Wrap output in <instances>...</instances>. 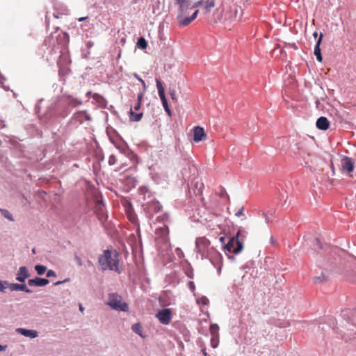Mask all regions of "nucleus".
<instances>
[{
    "label": "nucleus",
    "instance_id": "obj_21",
    "mask_svg": "<svg viewBox=\"0 0 356 356\" xmlns=\"http://www.w3.org/2000/svg\"><path fill=\"white\" fill-rule=\"evenodd\" d=\"M131 329L133 332L138 334L142 338H145V335L143 334V327L140 323H135L132 325Z\"/></svg>",
    "mask_w": 356,
    "mask_h": 356
},
{
    "label": "nucleus",
    "instance_id": "obj_47",
    "mask_svg": "<svg viewBox=\"0 0 356 356\" xmlns=\"http://www.w3.org/2000/svg\"><path fill=\"white\" fill-rule=\"evenodd\" d=\"M87 18H88V17H80L78 19V20L79 22H82V21H84L85 19H86Z\"/></svg>",
    "mask_w": 356,
    "mask_h": 356
},
{
    "label": "nucleus",
    "instance_id": "obj_52",
    "mask_svg": "<svg viewBox=\"0 0 356 356\" xmlns=\"http://www.w3.org/2000/svg\"><path fill=\"white\" fill-rule=\"evenodd\" d=\"M270 241H271V242L273 243V238H270Z\"/></svg>",
    "mask_w": 356,
    "mask_h": 356
},
{
    "label": "nucleus",
    "instance_id": "obj_49",
    "mask_svg": "<svg viewBox=\"0 0 356 356\" xmlns=\"http://www.w3.org/2000/svg\"><path fill=\"white\" fill-rule=\"evenodd\" d=\"M313 36H314V38H316V37L318 36V33H317V31H315V32L313 33Z\"/></svg>",
    "mask_w": 356,
    "mask_h": 356
},
{
    "label": "nucleus",
    "instance_id": "obj_53",
    "mask_svg": "<svg viewBox=\"0 0 356 356\" xmlns=\"http://www.w3.org/2000/svg\"><path fill=\"white\" fill-rule=\"evenodd\" d=\"M1 145V140H0V145Z\"/></svg>",
    "mask_w": 356,
    "mask_h": 356
},
{
    "label": "nucleus",
    "instance_id": "obj_9",
    "mask_svg": "<svg viewBox=\"0 0 356 356\" xmlns=\"http://www.w3.org/2000/svg\"><path fill=\"white\" fill-rule=\"evenodd\" d=\"M72 119L79 124H82L84 121L92 120V118L87 111H81L75 113Z\"/></svg>",
    "mask_w": 356,
    "mask_h": 356
},
{
    "label": "nucleus",
    "instance_id": "obj_10",
    "mask_svg": "<svg viewBox=\"0 0 356 356\" xmlns=\"http://www.w3.org/2000/svg\"><path fill=\"white\" fill-rule=\"evenodd\" d=\"M341 169L343 172L350 175L354 170L353 159L350 157L344 156L341 160Z\"/></svg>",
    "mask_w": 356,
    "mask_h": 356
},
{
    "label": "nucleus",
    "instance_id": "obj_4",
    "mask_svg": "<svg viewBox=\"0 0 356 356\" xmlns=\"http://www.w3.org/2000/svg\"><path fill=\"white\" fill-rule=\"evenodd\" d=\"M245 237V232L239 229L236 236L230 238L228 243L225 245V249L229 252L235 254H239L243 249V239Z\"/></svg>",
    "mask_w": 356,
    "mask_h": 356
},
{
    "label": "nucleus",
    "instance_id": "obj_29",
    "mask_svg": "<svg viewBox=\"0 0 356 356\" xmlns=\"http://www.w3.org/2000/svg\"><path fill=\"white\" fill-rule=\"evenodd\" d=\"M219 344V337H211V346L212 348H216Z\"/></svg>",
    "mask_w": 356,
    "mask_h": 356
},
{
    "label": "nucleus",
    "instance_id": "obj_40",
    "mask_svg": "<svg viewBox=\"0 0 356 356\" xmlns=\"http://www.w3.org/2000/svg\"><path fill=\"white\" fill-rule=\"evenodd\" d=\"M261 215L265 218L266 223L270 222V218L268 215L265 212H262Z\"/></svg>",
    "mask_w": 356,
    "mask_h": 356
},
{
    "label": "nucleus",
    "instance_id": "obj_25",
    "mask_svg": "<svg viewBox=\"0 0 356 356\" xmlns=\"http://www.w3.org/2000/svg\"><path fill=\"white\" fill-rule=\"evenodd\" d=\"M130 120L134 122H138L143 117V113H136L131 109L130 110Z\"/></svg>",
    "mask_w": 356,
    "mask_h": 356
},
{
    "label": "nucleus",
    "instance_id": "obj_3",
    "mask_svg": "<svg viewBox=\"0 0 356 356\" xmlns=\"http://www.w3.org/2000/svg\"><path fill=\"white\" fill-rule=\"evenodd\" d=\"M98 262L103 271L109 270L119 274L121 273L120 254L116 250H104L99 256Z\"/></svg>",
    "mask_w": 356,
    "mask_h": 356
},
{
    "label": "nucleus",
    "instance_id": "obj_20",
    "mask_svg": "<svg viewBox=\"0 0 356 356\" xmlns=\"http://www.w3.org/2000/svg\"><path fill=\"white\" fill-rule=\"evenodd\" d=\"M156 234L163 238H167L169 234V229L168 226L163 225L161 227L157 228L156 229Z\"/></svg>",
    "mask_w": 356,
    "mask_h": 356
},
{
    "label": "nucleus",
    "instance_id": "obj_35",
    "mask_svg": "<svg viewBox=\"0 0 356 356\" xmlns=\"http://www.w3.org/2000/svg\"><path fill=\"white\" fill-rule=\"evenodd\" d=\"M188 286L190 289V290L193 292L195 289V286L193 282L189 281L188 283Z\"/></svg>",
    "mask_w": 356,
    "mask_h": 356
},
{
    "label": "nucleus",
    "instance_id": "obj_13",
    "mask_svg": "<svg viewBox=\"0 0 356 356\" xmlns=\"http://www.w3.org/2000/svg\"><path fill=\"white\" fill-rule=\"evenodd\" d=\"M49 281L45 278L35 277L28 280V284L31 286H43L48 284Z\"/></svg>",
    "mask_w": 356,
    "mask_h": 356
},
{
    "label": "nucleus",
    "instance_id": "obj_38",
    "mask_svg": "<svg viewBox=\"0 0 356 356\" xmlns=\"http://www.w3.org/2000/svg\"><path fill=\"white\" fill-rule=\"evenodd\" d=\"M170 95L171 98H172V100H177L176 92H175V90H170Z\"/></svg>",
    "mask_w": 356,
    "mask_h": 356
},
{
    "label": "nucleus",
    "instance_id": "obj_24",
    "mask_svg": "<svg viewBox=\"0 0 356 356\" xmlns=\"http://www.w3.org/2000/svg\"><path fill=\"white\" fill-rule=\"evenodd\" d=\"M209 331L211 337H219V326L217 324H211Z\"/></svg>",
    "mask_w": 356,
    "mask_h": 356
},
{
    "label": "nucleus",
    "instance_id": "obj_5",
    "mask_svg": "<svg viewBox=\"0 0 356 356\" xmlns=\"http://www.w3.org/2000/svg\"><path fill=\"white\" fill-rule=\"evenodd\" d=\"M108 305L113 309L125 312L128 309L127 303L123 302L122 298L117 293L109 295Z\"/></svg>",
    "mask_w": 356,
    "mask_h": 356
},
{
    "label": "nucleus",
    "instance_id": "obj_42",
    "mask_svg": "<svg viewBox=\"0 0 356 356\" xmlns=\"http://www.w3.org/2000/svg\"><path fill=\"white\" fill-rule=\"evenodd\" d=\"M140 107H141V104L136 102V104L134 105V108L135 111H138V110H140Z\"/></svg>",
    "mask_w": 356,
    "mask_h": 356
},
{
    "label": "nucleus",
    "instance_id": "obj_39",
    "mask_svg": "<svg viewBox=\"0 0 356 356\" xmlns=\"http://www.w3.org/2000/svg\"><path fill=\"white\" fill-rule=\"evenodd\" d=\"M74 259H75V260H76V263H77V264L79 266H82V264H82V260H81V259L79 256L76 255Z\"/></svg>",
    "mask_w": 356,
    "mask_h": 356
},
{
    "label": "nucleus",
    "instance_id": "obj_6",
    "mask_svg": "<svg viewBox=\"0 0 356 356\" xmlns=\"http://www.w3.org/2000/svg\"><path fill=\"white\" fill-rule=\"evenodd\" d=\"M156 87H157V89H158V93H159V97H160V99L161 100V102H162V105H163L165 112L168 113V115L169 116H171L172 115V112H171V110L169 108V106H168V102H167V99H166L165 95V90H164V88L163 86V84H162L161 81L159 79H156Z\"/></svg>",
    "mask_w": 356,
    "mask_h": 356
},
{
    "label": "nucleus",
    "instance_id": "obj_30",
    "mask_svg": "<svg viewBox=\"0 0 356 356\" xmlns=\"http://www.w3.org/2000/svg\"><path fill=\"white\" fill-rule=\"evenodd\" d=\"M9 283L7 281H0V292H3L6 286H8Z\"/></svg>",
    "mask_w": 356,
    "mask_h": 356
},
{
    "label": "nucleus",
    "instance_id": "obj_1",
    "mask_svg": "<svg viewBox=\"0 0 356 356\" xmlns=\"http://www.w3.org/2000/svg\"><path fill=\"white\" fill-rule=\"evenodd\" d=\"M214 1H176L177 8L176 20L179 27L189 25L199 12L209 16L214 7Z\"/></svg>",
    "mask_w": 356,
    "mask_h": 356
},
{
    "label": "nucleus",
    "instance_id": "obj_16",
    "mask_svg": "<svg viewBox=\"0 0 356 356\" xmlns=\"http://www.w3.org/2000/svg\"><path fill=\"white\" fill-rule=\"evenodd\" d=\"M17 332L24 337H30L32 339L35 338L38 336V332L35 330H26L24 328H18V329H17Z\"/></svg>",
    "mask_w": 356,
    "mask_h": 356
},
{
    "label": "nucleus",
    "instance_id": "obj_43",
    "mask_svg": "<svg viewBox=\"0 0 356 356\" xmlns=\"http://www.w3.org/2000/svg\"><path fill=\"white\" fill-rule=\"evenodd\" d=\"M243 214V208H241V209H239L236 213V216H241Z\"/></svg>",
    "mask_w": 356,
    "mask_h": 356
},
{
    "label": "nucleus",
    "instance_id": "obj_28",
    "mask_svg": "<svg viewBox=\"0 0 356 356\" xmlns=\"http://www.w3.org/2000/svg\"><path fill=\"white\" fill-rule=\"evenodd\" d=\"M35 269L38 275H42L45 273L47 268L42 265H36Z\"/></svg>",
    "mask_w": 356,
    "mask_h": 356
},
{
    "label": "nucleus",
    "instance_id": "obj_48",
    "mask_svg": "<svg viewBox=\"0 0 356 356\" xmlns=\"http://www.w3.org/2000/svg\"><path fill=\"white\" fill-rule=\"evenodd\" d=\"M79 310L83 312L84 311V308L82 306L81 304L79 305Z\"/></svg>",
    "mask_w": 356,
    "mask_h": 356
},
{
    "label": "nucleus",
    "instance_id": "obj_26",
    "mask_svg": "<svg viewBox=\"0 0 356 356\" xmlns=\"http://www.w3.org/2000/svg\"><path fill=\"white\" fill-rule=\"evenodd\" d=\"M2 216L10 221H14L13 215L7 209H0Z\"/></svg>",
    "mask_w": 356,
    "mask_h": 356
},
{
    "label": "nucleus",
    "instance_id": "obj_51",
    "mask_svg": "<svg viewBox=\"0 0 356 356\" xmlns=\"http://www.w3.org/2000/svg\"><path fill=\"white\" fill-rule=\"evenodd\" d=\"M97 96H98V95H97V94H95V95H94V98H96V97H97Z\"/></svg>",
    "mask_w": 356,
    "mask_h": 356
},
{
    "label": "nucleus",
    "instance_id": "obj_33",
    "mask_svg": "<svg viewBox=\"0 0 356 356\" xmlns=\"http://www.w3.org/2000/svg\"><path fill=\"white\" fill-rule=\"evenodd\" d=\"M134 76L139 81H140V83H142L143 85V87L144 88V90H146V84H145V82L137 74H134Z\"/></svg>",
    "mask_w": 356,
    "mask_h": 356
},
{
    "label": "nucleus",
    "instance_id": "obj_22",
    "mask_svg": "<svg viewBox=\"0 0 356 356\" xmlns=\"http://www.w3.org/2000/svg\"><path fill=\"white\" fill-rule=\"evenodd\" d=\"M346 204L350 210L356 211V195L353 197L347 199Z\"/></svg>",
    "mask_w": 356,
    "mask_h": 356
},
{
    "label": "nucleus",
    "instance_id": "obj_19",
    "mask_svg": "<svg viewBox=\"0 0 356 356\" xmlns=\"http://www.w3.org/2000/svg\"><path fill=\"white\" fill-rule=\"evenodd\" d=\"M65 102L69 106H72L73 107H76L82 104V102L81 100L72 96L66 97Z\"/></svg>",
    "mask_w": 356,
    "mask_h": 356
},
{
    "label": "nucleus",
    "instance_id": "obj_46",
    "mask_svg": "<svg viewBox=\"0 0 356 356\" xmlns=\"http://www.w3.org/2000/svg\"><path fill=\"white\" fill-rule=\"evenodd\" d=\"M6 348V346H1L0 345V351H3L5 350Z\"/></svg>",
    "mask_w": 356,
    "mask_h": 356
},
{
    "label": "nucleus",
    "instance_id": "obj_27",
    "mask_svg": "<svg viewBox=\"0 0 356 356\" xmlns=\"http://www.w3.org/2000/svg\"><path fill=\"white\" fill-rule=\"evenodd\" d=\"M137 46L142 49H145L147 47V42L144 38L141 37L138 40Z\"/></svg>",
    "mask_w": 356,
    "mask_h": 356
},
{
    "label": "nucleus",
    "instance_id": "obj_50",
    "mask_svg": "<svg viewBox=\"0 0 356 356\" xmlns=\"http://www.w3.org/2000/svg\"><path fill=\"white\" fill-rule=\"evenodd\" d=\"M224 241V238L223 237H221L220 238V241Z\"/></svg>",
    "mask_w": 356,
    "mask_h": 356
},
{
    "label": "nucleus",
    "instance_id": "obj_15",
    "mask_svg": "<svg viewBox=\"0 0 356 356\" xmlns=\"http://www.w3.org/2000/svg\"><path fill=\"white\" fill-rule=\"evenodd\" d=\"M8 287L10 291H22L26 293H32V291L29 289L24 284L12 283L8 284Z\"/></svg>",
    "mask_w": 356,
    "mask_h": 356
},
{
    "label": "nucleus",
    "instance_id": "obj_44",
    "mask_svg": "<svg viewBox=\"0 0 356 356\" xmlns=\"http://www.w3.org/2000/svg\"><path fill=\"white\" fill-rule=\"evenodd\" d=\"M168 216L166 214H164L163 216H158L157 220H163L164 219H167Z\"/></svg>",
    "mask_w": 356,
    "mask_h": 356
},
{
    "label": "nucleus",
    "instance_id": "obj_41",
    "mask_svg": "<svg viewBox=\"0 0 356 356\" xmlns=\"http://www.w3.org/2000/svg\"><path fill=\"white\" fill-rule=\"evenodd\" d=\"M200 300H201L202 303L204 305H207L209 302V300L206 297L201 298Z\"/></svg>",
    "mask_w": 356,
    "mask_h": 356
},
{
    "label": "nucleus",
    "instance_id": "obj_7",
    "mask_svg": "<svg viewBox=\"0 0 356 356\" xmlns=\"http://www.w3.org/2000/svg\"><path fill=\"white\" fill-rule=\"evenodd\" d=\"M159 322L163 325H168L172 318V311L170 309L165 308L159 310L156 315Z\"/></svg>",
    "mask_w": 356,
    "mask_h": 356
},
{
    "label": "nucleus",
    "instance_id": "obj_31",
    "mask_svg": "<svg viewBox=\"0 0 356 356\" xmlns=\"http://www.w3.org/2000/svg\"><path fill=\"white\" fill-rule=\"evenodd\" d=\"M145 92V90H144V89H143L142 92H140L138 94L137 103L141 104Z\"/></svg>",
    "mask_w": 356,
    "mask_h": 356
},
{
    "label": "nucleus",
    "instance_id": "obj_18",
    "mask_svg": "<svg viewBox=\"0 0 356 356\" xmlns=\"http://www.w3.org/2000/svg\"><path fill=\"white\" fill-rule=\"evenodd\" d=\"M95 212L97 213V218L102 222H104L106 220L107 215L105 213L103 205L101 204H98L96 207Z\"/></svg>",
    "mask_w": 356,
    "mask_h": 356
},
{
    "label": "nucleus",
    "instance_id": "obj_37",
    "mask_svg": "<svg viewBox=\"0 0 356 356\" xmlns=\"http://www.w3.org/2000/svg\"><path fill=\"white\" fill-rule=\"evenodd\" d=\"M56 274L53 270H49L47 273V277H56Z\"/></svg>",
    "mask_w": 356,
    "mask_h": 356
},
{
    "label": "nucleus",
    "instance_id": "obj_45",
    "mask_svg": "<svg viewBox=\"0 0 356 356\" xmlns=\"http://www.w3.org/2000/svg\"><path fill=\"white\" fill-rule=\"evenodd\" d=\"M321 281H322V280H321V277H316L314 278V282H315V283H319V282H321Z\"/></svg>",
    "mask_w": 356,
    "mask_h": 356
},
{
    "label": "nucleus",
    "instance_id": "obj_11",
    "mask_svg": "<svg viewBox=\"0 0 356 356\" xmlns=\"http://www.w3.org/2000/svg\"><path fill=\"white\" fill-rule=\"evenodd\" d=\"M207 134L201 127H195L193 129V140L196 143L206 139Z\"/></svg>",
    "mask_w": 356,
    "mask_h": 356
},
{
    "label": "nucleus",
    "instance_id": "obj_8",
    "mask_svg": "<svg viewBox=\"0 0 356 356\" xmlns=\"http://www.w3.org/2000/svg\"><path fill=\"white\" fill-rule=\"evenodd\" d=\"M209 245L210 241L206 237H200L196 240V248L202 255H204Z\"/></svg>",
    "mask_w": 356,
    "mask_h": 356
},
{
    "label": "nucleus",
    "instance_id": "obj_34",
    "mask_svg": "<svg viewBox=\"0 0 356 356\" xmlns=\"http://www.w3.org/2000/svg\"><path fill=\"white\" fill-rule=\"evenodd\" d=\"M116 163V158L114 155L110 156L108 159V163L109 165H114Z\"/></svg>",
    "mask_w": 356,
    "mask_h": 356
},
{
    "label": "nucleus",
    "instance_id": "obj_36",
    "mask_svg": "<svg viewBox=\"0 0 356 356\" xmlns=\"http://www.w3.org/2000/svg\"><path fill=\"white\" fill-rule=\"evenodd\" d=\"M175 252L179 257L181 258L184 257V253L179 248L175 249Z\"/></svg>",
    "mask_w": 356,
    "mask_h": 356
},
{
    "label": "nucleus",
    "instance_id": "obj_2",
    "mask_svg": "<svg viewBox=\"0 0 356 356\" xmlns=\"http://www.w3.org/2000/svg\"><path fill=\"white\" fill-rule=\"evenodd\" d=\"M214 7L211 9L212 21L214 23L221 22L229 24L232 22L241 19L243 10L234 1H214Z\"/></svg>",
    "mask_w": 356,
    "mask_h": 356
},
{
    "label": "nucleus",
    "instance_id": "obj_14",
    "mask_svg": "<svg viewBox=\"0 0 356 356\" xmlns=\"http://www.w3.org/2000/svg\"><path fill=\"white\" fill-rule=\"evenodd\" d=\"M316 124L318 129L325 131L329 129L330 124L327 118L321 116L317 120Z\"/></svg>",
    "mask_w": 356,
    "mask_h": 356
},
{
    "label": "nucleus",
    "instance_id": "obj_23",
    "mask_svg": "<svg viewBox=\"0 0 356 356\" xmlns=\"http://www.w3.org/2000/svg\"><path fill=\"white\" fill-rule=\"evenodd\" d=\"M149 207L150 210H153L154 212L157 213L161 211L162 206L157 201H152L149 203Z\"/></svg>",
    "mask_w": 356,
    "mask_h": 356
},
{
    "label": "nucleus",
    "instance_id": "obj_32",
    "mask_svg": "<svg viewBox=\"0 0 356 356\" xmlns=\"http://www.w3.org/2000/svg\"><path fill=\"white\" fill-rule=\"evenodd\" d=\"M127 216L130 221L134 222L136 220V215L131 211L127 212Z\"/></svg>",
    "mask_w": 356,
    "mask_h": 356
},
{
    "label": "nucleus",
    "instance_id": "obj_17",
    "mask_svg": "<svg viewBox=\"0 0 356 356\" xmlns=\"http://www.w3.org/2000/svg\"><path fill=\"white\" fill-rule=\"evenodd\" d=\"M323 33H321L320 34V36L316 42V44L314 47V55L316 56V59L319 61V62H322V60H323V57H322V55H321V49H320V45L321 44V42H322V39H323Z\"/></svg>",
    "mask_w": 356,
    "mask_h": 356
},
{
    "label": "nucleus",
    "instance_id": "obj_12",
    "mask_svg": "<svg viewBox=\"0 0 356 356\" xmlns=\"http://www.w3.org/2000/svg\"><path fill=\"white\" fill-rule=\"evenodd\" d=\"M30 276L29 270L26 266L19 267L16 276V280L24 282L26 279Z\"/></svg>",
    "mask_w": 356,
    "mask_h": 356
}]
</instances>
